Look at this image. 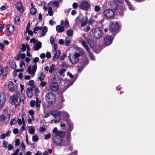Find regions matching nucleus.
Wrapping results in <instances>:
<instances>
[{"label": "nucleus", "instance_id": "f257e3e1", "mask_svg": "<svg viewBox=\"0 0 155 155\" xmlns=\"http://www.w3.org/2000/svg\"><path fill=\"white\" fill-rule=\"evenodd\" d=\"M120 27V25L119 23L114 21L110 23L108 29L110 31L115 35L119 31Z\"/></svg>", "mask_w": 155, "mask_h": 155}, {"label": "nucleus", "instance_id": "f03ea898", "mask_svg": "<svg viewBox=\"0 0 155 155\" xmlns=\"http://www.w3.org/2000/svg\"><path fill=\"white\" fill-rule=\"evenodd\" d=\"M54 142L57 146L61 147V146H66L70 145V142L68 140H64L63 139L54 136L53 137Z\"/></svg>", "mask_w": 155, "mask_h": 155}, {"label": "nucleus", "instance_id": "7ed1b4c3", "mask_svg": "<svg viewBox=\"0 0 155 155\" xmlns=\"http://www.w3.org/2000/svg\"><path fill=\"white\" fill-rule=\"evenodd\" d=\"M18 96L16 94H13L9 97V103L12 106L15 107V108L16 109L17 106L20 105L21 100L18 102Z\"/></svg>", "mask_w": 155, "mask_h": 155}, {"label": "nucleus", "instance_id": "20e7f679", "mask_svg": "<svg viewBox=\"0 0 155 155\" xmlns=\"http://www.w3.org/2000/svg\"><path fill=\"white\" fill-rule=\"evenodd\" d=\"M45 99L48 104L52 105L55 103L56 95L52 92H48L46 94Z\"/></svg>", "mask_w": 155, "mask_h": 155}, {"label": "nucleus", "instance_id": "39448f33", "mask_svg": "<svg viewBox=\"0 0 155 155\" xmlns=\"http://www.w3.org/2000/svg\"><path fill=\"white\" fill-rule=\"evenodd\" d=\"M91 31L93 33V35L96 39L101 38L103 34V31L99 28H93Z\"/></svg>", "mask_w": 155, "mask_h": 155}, {"label": "nucleus", "instance_id": "423d86ee", "mask_svg": "<svg viewBox=\"0 0 155 155\" xmlns=\"http://www.w3.org/2000/svg\"><path fill=\"white\" fill-rule=\"evenodd\" d=\"M114 11L111 9H107L104 12V15L107 19H114Z\"/></svg>", "mask_w": 155, "mask_h": 155}, {"label": "nucleus", "instance_id": "0eeeda50", "mask_svg": "<svg viewBox=\"0 0 155 155\" xmlns=\"http://www.w3.org/2000/svg\"><path fill=\"white\" fill-rule=\"evenodd\" d=\"M91 5L86 1H83L79 6V8L83 10L88 11L91 7Z\"/></svg>", "mask_w": 155, "mask_h": 155}, {"label": "nucleus", "instance_id": "6e6552de", "mask_svg": "<svg viewBox=\"0 0 155 155\" xmlns=\"http://www.w3.org/2000/svg\"><path fill=\"white\" fill-rule=\"evenodd\" d=\"M5 27L6 28V30L8 31L7 33V36H10L12 35V33L14 31V25L12 24H8L6 25Z\"/></svg>", "mask_w": 155, "mask_h": 155}, {"label": "nucleus", "instance_id": "1a4fd4ad", "mask_svg": "<svg viewBox=\"0 0 155 155\" xmlns=\"http://www.w3.org/2000/svg\"><path fill=\"white\" fill-rule=\"evenodd\" d=\"M114 38H112L111 36L109 35H107L104 38L105 44L106 45L108 46L110 45L112 42Z\"/></svg>", "mask_w": 155, "mask_h": 155}, {"label": "nucleus", "instance_id": "9d476101", "mask_svg": "<svg viewBox=\"0 0 155 155\" xmlns=\"http://www.w3.org/2000/svg\"><path fill=\"white\" fill-rule=\"evenodd\" d=\"M50 88L54 91H57L59 89V86L57 82H52L50 84Z\"/></svg>", "mask_w": 155, "mask_h": 155}, {"label": "nucleus", "instance_id": "9b49d317", "mask_svg": "<svg viewBox=\"0 0 155 155\" xmlns=\"http://www.w3.org/2000/svg\"><path fill=\"white\" fill-rule=\"evenodd\" d=\"M0 76L3 75L6 76L8 73V68L7 66H6L4 69L2 66L0 65Z\"/></svg>", "mask_w": 155, "mask_h": 155}, {"label": "nucleus", "instance_id": "f8f14e48", "mask_svg": "<svg viewBox=\"0 0 155 155\" xmlns=\"http://www.w3.org/2000/svg\"><path fill=\"white\" fill-rule=\"evenodd\" d=\"M67 130L69 132H71L73 129V124L70 120H67Z\"/></svg>", "mask_w": 155, "mask_h": 155}, {"label": "nucleus", "instance_id": "ddd939ff", "mask_svg": "<svg viewBox=\"0 0 155 155\" xmlns=\"http://www.w3.org/2000/svg\"><path fill=\"white\" fill-rule=\"evenodd\" d=\"M86 40L91 48L95 45V42L93 38H87Z\"/></svg>", "mask_w": 155, "mask_h": 155}, {"label": "nucleus", "instance_id": "4468645a", "mask_svg": "<svg viewBox=\"0 0 155 155\" xmlns=\"http://www.w3.org/2000/svg\"><path fill=\"white\" fill-rule=\"evenodd\" d=\"M16 8L20 12V13H22L24 12V10L21 2H18L17 3Z\"/></svg>", "mask_w": 155, "mask_h": 155}, {"label": "nucleus", "instance_id": "2eb2a0df", "mask_svg": "<svg viewBox=\"0 0 155 155\" xmlns=\"http://www.w3.org/2000/svg\"><path fill=\"white\" fill-rule=\"evenodd\" d=\"M64 135L65 132L64 131H58V132L56 133V134H55L54 136L64 139Z\"/></svg>", "mask_w": 155, "mask_h": 155}, {"label": "nucleus", "instance_id": "dca6fc26", "mask_svg": "<svg viewBox=\"0 0 155 155\" xmlns=\"http://www.w3.org/2000/svg\"><path fill=\"white\" fill-rule=\"evenodd\" d=\"M81 22L82 27L86 25L88 22V19L87 16L83 17L81 20Z\"/></svg>", "mask_w": 155, "mask_h": 155}, {"label": "nucleus", "instance_id": "f3484780", "mask_svg": "<svg viewBox=\"0 0 155 155\" xmlns=\"http://www.w3.org/2000/svg\"><path fill=\"white\" fill-rule=\"evenodd\" d=\"M56 29L57 32L61 33L64 31V28L62 26L58 25L56 26Z\"/></svg>", "mask_w": 155, "mask_h": 155}, {"label": "nucleus", "instance_id": "a211bd4d", "mask_svg": "<svg viewBox=\"0 0 155 155\" xmlns=\"http://www.w3.org/2000/svg\"><path fill=\"white\" fill-rule=\"evenodd\" d=\"M69 58L71 62L73 64H76L79 61V58L74 57L73 55L72 56L71 58L70 57V58L69 57Z\"/></svg>", "mask_w": 155, "mask_h": 155}, {"label": "nucleus", "instance_id": "6ab92c4d", "mask_svg": "<svg viewBox=\"0 0 155 155\" xmlns=\"http://www.w3.org/2000/svg\"><path fill=\"white\" fill-rule=\"evenodd\" d=\"M41 47V43L39 41L38 43L35 44L33 48V49L35 51H38Z\"/></svg>", "mask_w": 155, "mask_h": 155}, {"label": "nucleus", "instance_id": "aec40b11", "mask_svg": "<svg viewBox=\"0 0 155 155\" xmlns=\"http://www.w3.org/2000/svg\"><path fill=\"white\" fill-rule=\"evenodd\" d=\"M61 53V51L59 50L56 51L53 58V60L54 61H56L57 59L58 58Z\"/></svg>", "mask_w": 155, "mask_h": 155}, {"label": "nucleus", "instance_id": "412c9836", "mask_svg": "<svg viewBox=\"0 0 155 155\" xmlns=\"http://www.w3.org/2000/svg\"><path fill=\"white\" fill-rule=\"evenodd\" d=\"M94 52L96 53H98L101 50V47L98 45H94L93 47H91Z\"/></svg>", "mask_w": 155, "mask_h": 155}, {"label": "nucleus", "instance_id": "4be33fe9", "mask_svg": "<svg viewBox=\"0 0 155 155\" xmlns=\"http://www.w3.org/2000/svg\"><path fill=\"white\" fill-rule=\"evenodd\" d=\"M125 2L128 6L129 9L130 10L134 11L135 10V8L134 6L129 0H126Z\"/></svg>", "mask_w": 155, "mask_h": 155}, {"label": "nucleus", "instance_id": "5701e85b", "mask_svg": "<svg viewBox=\"0 0 155 155\" xmlns=\"http://www.w3.org/2000/svg\"><path fill=\"white\" fill-rule=\"evenodd\" d=\"M8 87L9 90L12 92H14L15 91L14 84L12 82L10 83L8 85Z\"/></svg>", "mask_w": 155, "mask_h": 155}, {"label": "nucleus", "instance_id": "b1692460", "mask_svg": "<svg viewBox=\"0 0 155 155\" xmlns=\"http://www.w3.org/2000/svg\"><path fill=\"white\" fill-rule=\"evenodd\" d=\"M81 44L83 47L87 50V51H89L90 49L88 45L86 43V42L84 40L82 41H81Z\"/></svg>", "mask_w": 155, "mask_h": 155}, {"label": "nucleus", "instance_id": "393cba45", "mask_svg": "<svg viewBox=\"0 0 155 155\" xmlns=\"http://www.w3.org/2000/svg\"><path fill=\"white\" fill-rule=\"evenodd\" d=\"M39 74L40 76L38 77V79L41 81L44 80L45 76V74L43 72H41Z\"/></svg>", "mask_w": 155, "mask_h": 155}, {"label": "nucleus", "instance_id": "a878e982", "mask_svg": "<svg viewBox=\"0 0 155 155\" xmlns=\"http://www.w3.org/2000/svg\"><path fill=\"white\" fill-rule=\"evenodd\" d=\"M64 101V99L62 95H61L58 97V103L59 105H61Z\"/></svg>", "mask_w": 155, "mask_h": 155}, {"label": "nucleus", "instance_id": "bb28decb", "mask_svg": "<svg viewBox=\"0 0 155 155\" xmlns=\"http://www.w3.org/2000/svg\"><path fill=\"white\" fill-rule=\"evenodd\" d=\"M7 97L6 94L4 92H1L0 93V100L6 99Z\"/></svg>", "mask_w": 155, "mask_h": 155}, {"label": "nucleus", "instance_id": "cd10ccee", "mask_svg": "<svg viewBox=\"0 0 155 155\" xmlns=\"http://www.w3.org/2000/svg\"><path fill=\"white\" fill-rule=\"evenodd\" d=\"M42 30L41 36H44L45 35L46 33L47 32L48 28L47 27L44 26L43 28H42Z\"/></svg>", "mask_w": 155, "mask_h": 155}, {"label": "nucleus", "instance_id": "c85d7f7f", "mask_svg": "<svg viewBox=\"0 0 155 155\" xmlns=\"http://www.w3.org/2000/svg\"><path fill=\"white\" fill-rule=\"evenodd\" d=\"M49 4H52L53 6H55L57 7H58L59 5L58 2L56 1H51L50 2Z\"/></svg>", "mask_w": 155, "mask_h": 155}, {"label": "nucleus", "instance_id": "c756f323", "mask_svg": "<svg viewBox=\"0 0 155 155\" xmlns=\"http://www.w3.org/2000/svg\"><path fill=\"white\" fill-rule=\"evenodd\" d=\"M37 68V64H36L35 63L32 67V73L31 74L35 75V73L36 72Z\"/></svg>", "mask_w": 155, "mask_h": 155}, {"label": "nucleus", "instance_id": "7c9ffc66", "mask_svg": "<svg viewBox=\"0 0 155 155\" xmlns=\"http://www.w3.org/2000/svg\"><path fill=\"white\" fill-rule=\"evenodd\" d=\"M6 99L0 100V110H1L5 105Z\"/></svg>", "mask_w": 155, "mask_h": 155}, {"label": "nucleus", "instance_id": "2f4dec72", "mask_svg": "<svg viewBox=\"0 0 155 155\" xmlns=\"http://www.w3.org/2000/svg\"><path fill=\"white\" fill-rule=\"evenodd\" d=\"M36 12V9L33 7L31 8L30 9V13L33 15H34Z\"/></svg>", "mask_w": 155, "mask_h": 155}, {"label": "nucleus", "instance_id": "473e14b6", "mask_svg": "<svg viewBox=\"0 0 155 155\" xmlns=\"http://www.w3.org/2000/svg\"><path fill=\"white\" fill-rule=\"evenodd\" d=\"M71 43V41L70 39L68 37L66 38L65 41V45L66 46H68Z\"/></svg>", "mask_w": 155, "mask_h": 155}, {"label": "nucleus", "instance_id": "72a5a7b5", "mask_svg": "<svg viewBox=\"0 0 155 155\" xmlns=\"http://www.w3.org/2000/svg\"><path fill=\"white\" fill-rule=\"evenodd\" d=\"M111 7L114 10H116L118 7V5L116 2H113L111 5Z\"/></svg>", "mask_w": 155, "mask_h": 155}, {"label": "nucleus", "instance_id": "f704fd0d", "mask_svg": "<svg viewBox=\"0 0 155 155\" xmlns=\"http://www.w3.org/2000/svg\"><path fill=\"white\" fill-rule=\"evenodd\" d=\"M41 101L40 100H38V97H37L35 106L36 107H39L40 106V103Z\"/></svg>", "mask_w": 155, "mask_h": 155}, {"label": "nucleus", "instance_id": "c9c22d12", "mask_svg": "<svg viewBox=\"0 0 155 155\" xmlns=\"http://www.w3.org/2000/svg\"><path fill=\"white\" fill-rule=\"evenodd\" d=\"M73 33V31L72 29L68 30L67 31V34L68 36H71Z\"/></svg>", "mask_w": 155, "mask_h": 155}, {"label": "nucleus", "instance_id": "e433bc0d", "mask_svg": "<svg viewBox=\"0 0 155 155\" xmlns=\"http://www.w3.org/2000/svg\"><path fill=\"white\" fill-rule=\"evenodd\" d=\"M53 12L52 11V8L51 7H49L48 8V13L49 15L51 16L53 15Z\"/></svg>", "mask_w": 155, "mask_h": 155}, {"label": "nucleus", "instance_id": "4c0bfd02", "mask_svg": "<svg viewBox=\"0 0 155 155\" xmlns=\"http://www.w3.org/2000/svg\"><path fill=\"white\" fill-rule=\"evenodd\" d=\"M87 52L89 53V57L92 60H94L95 58V57L93 53L91 52L90 50L89 51Z\"/></svg>", "mask_w": 155, "mask_h": 155}, {"label": "nucleus", "instance_id": "58836bf2", "mask_svg": "<svg viewBox=\"0 0 155 155\" xmlns=\"http://www.w3.org/2000/svg\"><path fill=\"white\" fill-rule=\"evenodd\" d=\"M54 66H55L54 64H52L51 65V66H50V69L49 71L50 73H51L54 70H55V68H54Z\"/></svg>", "mask_w": 155, "mask_h": 155}, {"label": "nucleus", "instance_id": "ea45409f", "mask_svg": "<svg viewBox=\"0 0 155 155\" xmlns=\"http://www.w3.org/2000/svg\"><path fill=\"white\" fill-rule=\"evenodd\" d=\"M71 132L68 131L67 132V134L66 135V139H67L66 140H68L70 142V138L71 134Z\"/></svg>", "mask_w": 155, "mask_h": 155}, {"label": "nucleus", "instance_id": "a19ab883", "mask_svg": "<svg viewBox=\"0 0 155 155\" xmlns=\"http://www.w3.org/2000/svg\"><path fill=\"white\" fill-rule=\"evenodd\" d=\"M28 92L27 93V95L28 97L29 98H31L33 96V94L31 92H30L29 88H28Z\"/></svg>", "mask_w": 155, "mask_h": 155}, {"label": "nucleus", "instance_id": "79ce46f5", "mask_svg": "<svg viewBox=\"0 0 155 155\" xmlns=\"http://www.w3.org/2000/svg\"><path fill=\"white\" fill-rule=\"evenodd\" d=\"M66 69L64 68H62L59 71V74L60 76H61L64 74L66 71Z\"/></svg>", "mask_w": 155, "mask_h": 155}, {"label": "nucleus", "instance_id": "37998d69", "mask_svg": "<svg viewBox=\"0 0 155 155\" xmlns=\"http://www.w3.org/2000/svg\"><path fill=\"white\" fill-rule=\"evenodd\" d=\"M21 50L23 52H25L26 50V45L24 44H22L21 45Z\"/></svg>", "mask_w": 155, "mask_h": 155}, {"label": "nucleus", "instance_id": "c03bdc74", "mask_svg": "<svg viewBox=\"0 0 155 155\" xmlns=\"http://www.w3.org/2000/svg\"><path fill=\"white\" fill-rule=\"evenodd\" d=\"M17 121L15 118H14L12 119L10 122L11 125H12L13 124H16Z\"/></svg>", "mask_w": 155, "mask_h": 155}, {"label": "nucleus", "instance_id": "a18cd8bd", "mask_svg": "<svg viewBox=\"0 0 155 155\" xmlns=\"http://www.w3.org/2000/svg\"><path fill=\"white\" fill-rule=\"evenodd\" d=\"M18 21V23L20 22V18L18 16H17L15 18L14 23L15 24L16 22Z\"/></svg>", "mask_w": 155, "mask_h": 155}, {"label": "nucleus", "instance_id": "49530a36", "mask_svg": "<svg viewBox=\"0 0 155 155\" xmlns=\"http://www.w3.org/2000/svg\"><path fill=\"white\" fill-rule=\"evenodd\" d=\"M8 144V143L5 140L3 141L2 146L3 147L5 148H7V145Z\"/></svg>", "mask_w": 155, "mask_h": 155}, {"label": "nucleus", "instance_id": "de8ad7c7", "mask_svg": "<svg viewBox=\"0 0 155 155\" xmlns=\"http://www.w3.org/2000/svg\"><path fill=\"white\" fill-rule=\"evenodd\" d=\"M95 11L96 12H98L101 10V7L99 5H96L95 7Z\"/></svg>", "mask_w": 155, "mask_h": 155}, {"label": "nucleus", "instance_id": "09e8293b", "mask_svg": "<svg viewBox=\"0 0 155 155\" xmlns=\"http://www.w3.org/2000/svg\"><path fill=\"white\" fill-rule=\"evenodd\" d=\"M5 48V45L4 44L0 43V50L2 51Z\"/></svg>", "mask_w": 155, "mask_h": 155}, {"label": "nucleus", "instance_id": "8fccbe9b", "mask_svg": "<svg viewBox=\"0 0 155 155\" xmlns=\"http://www.w3.org/2000/svg\"><path fill=\"white\" fill-rule=\"evenodd\" d=\"M32 140L35 142H36L38 141V136L36 135L33 136L32 137Z\"/></svg>", "mask_w": 155, "mask_h": 155}, {"label": "nucleus", "instance_id": "3c124183", "mask_svg": "<svg viewBox=\"0 0 155 155\" xmlns=\"http://www.w3.org/2000/svg\"><path fill=\"white\" fill-rule=\"evenodd\" d=\"M28 85L30 86H33L34 85V82L33 80H31L29 82Z\"/></svg>", "mask_w": 155, "mask_h": 155}, {"label": "nucleus", "instance_id": "603ef678", "mask_svg": "<svg viewBox=\"0 0 155 155\" xmlns=\"http://www.w3.org/2000/svg\"><path fill=\"white\" fill-rule=\"evenodd\" d=\"M55 41L54 38L53 36H51L50 38V42L51 45L54 44Z\"/></svg>", "mask_w": 155, "mask_h": 155}, {"label": "nucleus", "instance_id": "864d4df0", "mask_svg": "<svg viewBox=\"0 0 155 155\" xmlns=\"http://www.w3.org/2000/svg\"><path fill=\"white\" fill-rule=\"evenodd\" d=\"M35 131V130L34 128H31L30 129L28 132L30 134H34Z\"/></svg>", "mask_w": 155, "mask_h": 155}, {"label": "nucleus", "instance_id": "5fc2aeb1", "mask_svg": "<svg viewBox=\"0 0 155 155\" xmlns=\"http://www.w3.org/2000/svg\"><path fill=\"white\" fill-rule=\"evenodd\" d=\"M11 67L14 69H16V66L15 62H13L12 63Z\"/></svg>", "mask_w": 155, "mask_h": 155}, {"label": "nucleus", "instance_id": "6e6d98bb", "mask_svg": "<svg viewBox=\"0 0 155 155\" xmlns=\"http://www.w3.org/2000/svg\"><path fill=\"white\" fill-rule=\"evenodd\" d=\"M64 26L68 28L69 26V23L68 20L66 19L65 20Z\"/></svg>", "mask_w": 155, "mask_h": 155}, {"label": "nucleus", "instance_id": "4d7b16f0", "mask_svg": "<svg viewBox=\"0 0 155 155\" xmlns=\"http://www.w3.org/2000/svg\"><path fill=\"white\" fill-rule=\"evenodd\" d=\"M20 143V140L19 139H16L15 142V146H18L19 145Z\"/></svg>", "mask_w": 155, "mask_h": 155}, {"label": "nucleus", "instance_id": "13d9d810", "mask_svg": "<svg viewBox=\"0 0 155 155\" xmlns=\"http://www.w3.org/2000/svg\"><path fill=\"white\" fill-rule=\"evenodd\" d=\"M5 119V117L4 115H1L0 116V120L1 121H4Z\"/></svg>", "mask_w": 155, "mask_h": 155}, {"label": "nucleus", "instance_id": "bf43d9fd", "mask_svg": "<svg viewBox=\"0 0 155 155\" xmlns=\"http://www.w3.org/2000/svg\"><path fill=\"white\" fill-rule=\"evenodd\" d=\"M38 23H37L35 25V27L34 28L35 29L36 31H38V30H41L42 29V27H39V26H36L37 25Z\"/></svg>", "mask_w": 155, "mask_h": 155}, {"label": "nucleus", "instance_id": "052dcab7", "mask_svg": "<svg viewBox=\"0 0 155 155\" xmlns=\"http://www.w3.org/2000/svg\"><path fill=\"white\" fill-rule=\"evenodd\" d=\"M30 106L31 107H33L35 106V102L34 100H32L31 101L30 103Z\"/></svg>", "mask_w": 155, "mask_h": 155}, {"label": "nucleus", "instance_id": "680f3d73", "mask_svg": "<svg viewBox=\"0 0 155 155\" xmlns=\"http://www.w3.org/2000/svg\"><path fill=\"white\" fill-rule=\"evenodd\" d=\"M8 107L7 106L3 110V113L4 114H5L7 113H8Z\"/></svg>", "mask_w": 155, "mask_h": 155}, {"label": "nucleus", "instance_id": "e2e57ef3", "mask_svg": "<svg viewBox=\"0 0 155 155\" xmlns=\"http://www.w3.org/2000/svg\"><path fill=\"white\" fill-rule=\"evenodd\" d=\"M61 112L58 111L56 110L55 112V117H59L61 115Z\"/></svg>", "mask_w": 155, "mask_h": 155}, {"label": "nucleus", "instance_id": "0e129e2a", "mask_svg": "<svg viewBox=\"0 0 155 155\" xmlns=\"http://www.w3.org/2000/svg\"><path fill=\"white\" fill-rule=\"evenodd\" d=\"M78 5L77 3L76 2H74L73 4V8L74 9H76L78 8Z\"/></svg>", "mask_w": 155, "mask_h": 155}, {"label": "nucleus", "instance_id": "69168bd1", "mask_svg": "<svg viewBox=\"0 0 155 155\" xmlns=\"http://www.w3.org/2000/svg\"><path fill=\"white\" fill-rule=\"evenodd\" d=\"M51 136V135L50 134H46L45 135L44 139L45 140H47L48 139L50 138Z\"/></svg>", "mask_w": 155, "mask_h": 155}, {"label": "nucleus", "instance_id": "338daca9", "mask_svg": "<svg viewBox=\"0 0 155 155\" xmlns=\"http://www.w3.org/2000/svg\"><path fill=\"white\" fill-rule=\"evenodd\" d=\"M39 60V59L38 57H36L33 59V62L36 64V63L38 62Z\"/></svg>", "mask_w": 155, "mask_h": 155}, {"label": "nucleus", "instance_id": "774afa93", "mask_svg": "<svg viewBox=\"0 0 155 155\" xmlns=\"http://www.w3.org/2000/svg\"><path fill=\"white\" fill-rule=\"evenodd\" d=\"M51 54L49 52H47L46 54V57L48 58H49L51 57Z\"/></svg>", "mask_w": 155, "mask_h": 155}]
</instances>
